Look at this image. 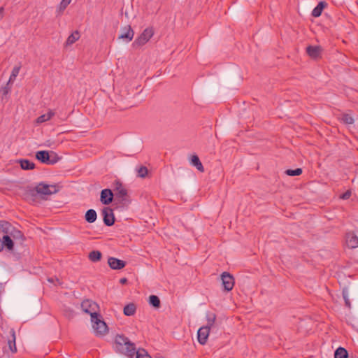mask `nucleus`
<instances>
[{
    "instance_id": "obj_47",
    "label": "nucleus",
    "mask_w": 358,
    "mask_h": 358,
    "mask_svg": "<svg viewBox=\"0 0 358 358\" xmlns=\"http://www.w3.org/2000/svg\"><path fill=\"white\" fill-rule=\"evenodd\" d=\"M47 146H50V141H47V143L45 144Z\"/></svg>"
},
{
    "instance_id": "obj_1",
    "label": "nucleus",
    "mask_w": 358,
    "mask_h": 358,
    "mask_svg": "<svg viewBox=\"0 0 358 358\" xmlns=\"http://www.w3.org/2000/svg\"><path fill=\"white\" fill-rule=\"evenodd\" d=\"M113 347L117 352L129 357H133L136 350L135 344L122 334H117L115 336Z\"/></svg>"
},
{
    "instance_id": "obj_25",
    "label": "nucleus",
    "mask_w": 358,
    "mask_h": 358,
    "mask_svg": "<svg viewBox=\"0 0 358 358\" xmlns=\"http://www.w3.org/2000/svg\"><path fill=\"white\" fill-rule=\"evenodd\" d=\"M9 236L10 237H13L15 240H24V236L23 233L21 231L16 229L15 227H13V229H11L10 232L9 233Z\"/></svg>"
},
{
    "instance_id": "obj_48",
    "label": "nucleus",
    "mask_w": 358,
    "mask_h": 358,
    "mask_svg": "<svg viewBox=\"0 0 358 358\" xmlns=\"http://www.w3.org/2000/svg\"><path fill=\"white\" fill-rule=\"evenodd\" d=\"M47 146H50V141H47V143L45 144Z\"/></svg>"
},
{
    "instance_id": "obj_36",
    "label": "nucleus",
    "mask_w": 358,
    "mask_h": 358,
    "mask_svg": "<svg viewBox=\"0 0 358 358\" xmlns=\"http://www.w3.org/2000/svg\"><path fill=\"white\" fill-rule=\"evenodd\" d=\"M302 172V169L296 168V169H287L285 173L289 176H300Z\"/></svg>"
},
{
    "instance_id": "obj_22",
    "label": "nucleus",
    "mask_w": 358,
    "mask_h": 358,
    "mask_svg": "<svg viewBox=\"0 0 358 358\" xmlns=\"http://www.w3.org/2000/svg\"><path fill=\"white\" fill-rule=\"evenodd\" d=\"M97 218L96 212L94 209H89L85 215V219L88 223H93Z\"/></svg>"
},
{
    "instance_id": "obj_8",
    "label": "nucleus",
    "mask_w": 358,
    "mask_h": 358,
    "mask_svg": "<svg viewBox=\"0 0 358 358\" xmlns=\"http://www.w3.org/2000/svg\"><path fill=\"white\" fill-rule=\"evenodd\" d=\"M221 280L224 287V290L231 291L234 286V278L232 275L228 272H223L221 275Z\"/></svg>"
},
{
    "instance_id": "obj_4",
    "label": "nucleus",
    "mask_w": 358,
    "mask_h": 358,
    "mask_svg": "<svg viewBox=\"0 0 358 358\" xmlns=\"http://www.w3.org/2000/svg\"><path fill=\"white\" fill-rule=\"evenodd\" d=\"M36 192L37 194L41 195H51L56 194L59 192L58 186L55 185H50L44 182H40L36 187Z\"/></svg>"
},
{
    "instance_id": "obj_46",
    "label": "nucleus",
    "mask_w": 358,
    "mask_h": 358,
    "mask_svg": "<svg viewBox=\"0 0 358 358\" xmlns=\"http://www.w3.org/2000/svg\"><path fill=\"white\" fill-rule=\"evenodd\" d=\"M48 280L49 282H54V280H53V278H48Z\"/></svg>"
},
{
    "instance_id": "obj_9",
    "label": "nucleus",
    "mask_w": 358,
    "mask_h": 358,
    "mask_svg": "<svg viewBox=\"0 0 358 358\" xmlns=\"http://www.w3.org/2000/svg\"><path fill=\"white\" fill-rule=\"evenodd\" d=\"M114 194L110 189H103L100 194V201L103 205H108L112 203Z\"/></svg>"
},
{
    "instance_id": "obj_26",
    "label": "nucleus",
    "mask_w": 358,
    "mask_h": 358,
    "mask_svg": "<svg viewBox=\"0 0 358 358\" xmlns=\"http://www.w3.org/2000/svg\"><path fill=\"white\" fill-rule=\"evenodd\" d=\"M80 37V33L78 31H73L66 39V45H71L73 44L76 41H77Z\"/></svg>"
},
{
    "instance_id": "obj_17",
    "label": "nucleus",
    "mask_w": 358,
    "mask_h": 358,
    "mask_svg": "<svg viewBox=\"0 0 358 358\" xmlns=\"http://www.w3.org/2000/svg\"><path fill=\"white\" fill-rule=\"evenodd\" d=\"M115 197L120 202L126 204L129 202L127 189H121L119 192H115Z\"/></svg>"
},
{
    "instance_id": "obj_30",
    "label": "nucleus",
    "mask_w": 358,
    "mask_h": 358,
    "mask_svg": "<svg viewBox=\"0 0 358 358\" xmlns=\"http://www.w3.org/2000/svg\"><path fill=\"white\" fill-rule=\"evenodd\" d=\"M149 303L155 308H159L161 306L159 298L156 295H150L149 296Z\"/></svg>"
},
{
    "instance_id": "obj_3",
    "label": "nucleus",
    "mask_w": 358,
    "mask_h": 358,
    "mask_svg": "<svg viewBox=\"0 0 358 358\" xmlns=\"http://www.w3.org/2000/svg\"><path fill=\"white\" fill-rule=\"evenodd\" d=\"M81 308L85 313L90 315L91 319H95L96 316H100V314L98 313V304L92 300H84L81 303Z\"/></svg>"
},
{
    "instance_id": "obj_7",
    "label": "nucleus",
    "mask_w": 358,
    "mask_h": 358,
    "mask_svg": "<svg viewBox=\"0 0 358 358\" xmlns=\"http://www.w3.org/2000/svg\"><path fill=\"white\" fill-rule=\"evenodd\" d=\"M103 215V221L106 226H113L115 221V217L113 209L110 207H104L101 211Z\"/></svg>"
},
{
    "instance_id": "obj_23",
    "label": "nucleus",
    "mask_w": 358,
    "mask_h": 358,
    "mask_svg": "<svg viewBox=\"0 0 358 358\" xmlns=\"http://www.w3.org/2000/svg\"><path fill=\"white\" fill-rule=\"evenodd\" d=\"M190 162L192 165L195 166L199 171H204L203 166L202 165L199 157L196 155H194L191 157Z\"/></svg>"
},
{
    "instance_id": "obj_37",
    "label": "nucleus",
    "mask_w": 358,
    "mask_h": 358,
    "mask_svg": "<svg viewBox=\"0 0 358 358\" xmlns=\"http://www.w3.org/2000/svg\"><path fill=\"white\" fill-rule=\"evenodd\" d=\"M136 358H152L144 349H138L135 352Z\"/></svg>"
},
{
    "instance_id": "obj_35",
    "label": "nucleus",
    "mask_w": 358,
    "mask_h": 358,
    "mask_svg": "<svg viewBox=\"0 0 358 358\" xmlns=\"http://www.w3.org/2000/svg\"><path fill=\"white\" fill-rule=\"evenodd\" d=\"M342 295H343V298L345 301V306L348 307V308H351V303L349 299V293H348V289L347 288L343 289Z\"/></svg>"
},
{
    "instance_id": "obj_29",
    "label": "nucleus",
    "mask_w": 358,
    "mask_h": 358,
    "mask_svg": "<svg viewBox=\"0 0 358 358\" xmlns=\"http://www.w3.org/2000/svg\"><path fill=\"white\" fill-rule=\"evenodd\" d=\"M12 340H8V344L9 349L13 353H15L17 352V348L15 345V333L13 329L10 331Z\"/></svg>"
},
{
    "instance_id": "obj_42",
    "label": "nucleus",
    "mask_w": 358,
    "mask_h": 358,
    "mask_svg": "<svg viewBox=\"0 0 358 358\" xmlns=\"http://www.w3.org/2000/svg\"><path fill=\"white\" fill-rule=\"evenodd\" d=\"M352 192L350 190H347L340 196V198L344 200L348 199L351 196Z\"/></svg>"
},
{
    "instance_id": "obj_5",
    "label": "nucleus",
    "mask_w": 358,
    "mask_h": 358,
    "mask_svg": "<svg viewBox=\"0 0 358 358\" xmlns=\"http://www.w3.org/2000/svg\"><path fill=\"white\" fill-rule=\"evenodd\" d=\"M17 194L26 201H34L36 197L35 187L34 188L30 186L20 187Z\"/></svg>"
},
{
    "instance_id": "obj_14",
    "label": "nucleus",
    "mask_w": 358,
    "mask_h": 358,
    "mask_svg": "<svg viewBox=\"0 0 358 358\" xmlns=\"http://www.w3.org/2000/svg\"><path fill=\"white\" fill-rule=\"evenodd\" d=\"M2 250L5 248L8 251H13L14 249V242L9 235H4L1 240Z\"/></svg>"
},
{
    "instance_id": "obj_15",
    "label": "nucleus",
    "mask_w": 358,
    "mask_h": 358,
    "mask_svg": "<svg viewBox=\"0 0 358 358\" xmlns=\"http://www.w3.org/2000/svg\"><path fill=\"white\" fill-rule=\"evenodd\" d=\"M50 153L46 150H40L36 152V158L41 163L48 164L50 162Z\"/></svg>"
},
{
    "instance_id": "obj_11",
    "label": "nucleus",
    "mask_w": 358,
    "mask_h": 358,
    "mask_svg": "<svg viewBox=\"0 0 358 358\" xmlns=\"http://www.w3.org/2000/svg\"><path fill=\"white\" fill-rule=\"evenodd\" d=\"M108 264L111 269L120 270L125 267L127 262L115 257H109Z\"/></svg>"
},
{
    "instance_id": "obj_6",
    "label": "nucleus",
    "mask_w": 358,
    "mask_h": 358,
    "mask_svg": "<svg viewBox=\"0 0 358 358\" xmlns=\"http://www.w3.org/2000/svg\"><path fill=\"white\" fill-rule=\"evenodd\" d=\"M101 316H96L95 319H91L92 327L97 335H104L108 331L106 322L101 320Z\"/></svg>"
},
{
    "instance_id": "obj_41",
    "label": "nucleus",
    "mask_w": 358,
    "mask_h": 358,
    "mask_svg": "<svg viewBox=\"0 0 358 358\" xmlns=\"http://www.w3.org/2000/svg\"><path fill=\"white\" fill-rule=\"evenodd\" d=\"M121 189H124V187L122 185V183L119 180H116L115 182V191L117 192Z\"/></svg>"
},
{
    "instance_id": "obj_45",
    "label": "nucleus",
    "mask_w": 358,
    "mask_h": 358,
    "mask_svg": "<svg viewBox=\"0 0 358 358\" xmlns=\"http://www.w3.org/2000/svg\"><path fill=\"white\" fill-rule=\"evenodd\" d=\"M1 240H2V238H0V252H1V251H2V248H1V245H2Z\"/></svg>"
},
{
    "instance_id": "obj_18",
    "label": "nucleus",
    "mask_w": 358,
    "mask_h": 358,
    "mask_svg": "<svg viewBox=\"0 0 358 358\" xmlns=\"http://www.w3.org/2000/svg\"><path fill=\"white\" fill-rule=\"evenodd\" d=\"M327 6V3L325 1H320L318 4L315 7V8L312 11V16L315 17H318L321 15L322 10Z\"/></svg>"
},
{
    "instance_id": "obj_44",
    "label": "nucleus",
    "mask_w": 358,
    "mask_h": 358,
    "mask_svg": "<svg viewBox=\"0 0 358 358\" xmlns=\"http://www.w3.org/2000/svg\"><path fill=\"white\" fill-rule=\"evenodd\" d=\"M120 282L121 284H125V283H127V278H121V279L120 280Z\"/></svg>"
},
{
    "instance_id": "obj_12",
    "label": "nucleus",
    "mask_w": 358,
    "mask_h": 358,
    "mask_svg": "<svg viewBox=\"0 0 358 358\" xmlns=\"http://www.w3.org/2000/svg\"><path fill=\"white\" fill-rule=\"evenodd\" d=\"M210 330L208 327H201L199 329L197 332V338L198 342L201 345H205L207 342L208 337L210 334Z\"/></svg>"
},
{
    "instance_id": "obj_32",
    "label": "nucleus",
    "mask_w": 358,
    "mask_h": 358,
    "mask_svg": "<svg viewBox=\"0 0 358 358\" xmlns=\"http://www.w3.org/2000/svg\"><path fill=\"white\" fill-rule=\"evenodd\" d=\"M20 69H21L20 64H19L18 65L13 67L11 74L10 76L9 80H8V83H13L15 81V80L16 79V77L19 74Z\"/></svg>"
},
{
    "instance_id": "obj_43",
    "label": "nucleus",
    "mask_w": 358,
    "mask_h": 358,
    "mask_svg": "<svg viewBox=\"0 0 358 358\" xmlns=\"http://www.w3.org/2000/svg\"><path fill=\"white\" fill-rule=\"evenodd\" d=\"M4 15V8L0 7V21L3 19Z\"/></svg>"
},
{
    "instance_id": "obj_13",
    "label": "nucleus",
    "mask_w": 358,
    "mask_h": 358,
    "mask_svg": "<svg viewBox=\"0 0 358 358\" xmlns=\"http://www.w3.org/2000/svg\"><path fill=\"white\" fill-rule=\"evenodd\" d=\"M322 50V48L319 45H308L306 48L307 54L313 59H317L320 57Z\"/></svg>"
},
{
    "instance_id": "obj_31",
    "label": "nucleus",
    "mask_w": 358,
    "mask_h": 358,
    "mask_svg": "<svg viewBox=\"0 0 358 358\" xmlns=\"http://www.w3.org/2000/svg\"><path fill=\"white\" fill-rule=\"evenodd\" d=\"M55 115V113L52 112V110H50L48 113H45V114H43V115H40L37 119H36V122L38 123V124H41V123H43V122H45L51 119V117Z\"/></svg>"
},
{
    "instance_id": "obj_39",
    "label": "nucleus",
    "mask_w": 358,
    "mask_h": 358,
    "mask_svg": "<svg viewBox=\"0 0 358 358\" xmlns=\"http://www.w3.org/2000/svg\"><path fill=\"white\" fill-rule=\"evenodd\" d=\"M148 169L144 166H141L137 169L138 176L140 178H145L148 174Z\"/></svg>"
},
{
    "instance_id": "obj_34",
    "label": "nucleus",
    "mask_w": 358,
    "mask_h": 358,
    "mask_svg": "<svg viewBox=\"0 0 358 358\" xmlns=\"http://www.w3.org/2000/svg\"><path fill=\"white\" fill-rule=\"evenodd\" d=\"M10 83H11L8 82L5 86L1 87V92L2 94V96H1L2 100H3V99L7 100V96L11 90V87L10 86Z\"/></svg>"
},
{
    "instance_id": "obj_10",
    "label": "nucleus",
    "mask_w": 358,
    "mask_h": 358,
    "mask_svg": "<svg viewBox=\"0 0 358 358\" xmlns=\"http://www.w3.org/2000/svg\"><path fill=\"white\" fill-rule=\"evenodd\" d=\"M134 36V31L130 25L125 26L121 29V34L119 38L125 40L127 42L131 41Z\"/></svg>"
},
{
    "instance_id": "obj_40",
    "label": "nucleus",
    "mask_w": 358,
    "mask_h": 358,
    "mask_svg": "<svg viewBox=\"0 0 358 358\" xmlns=\"http://www.w3.org/2000/svg\"><path fill=\"white\" fill-rule=\"evenodd\" d=\"M51 154L52 155H50V162H48V164L53 165L56 164L61 159V157H59L57 154L54 152H51Z\"/></svg>"
},
{
    "instance_id": "obj_28",
    "label": "nucleus",
    "mask_w": 358,
    "mask_h": 358,
    "mask_svg": "<svg viewBox=\"0 0 358 358\" xmlns=\"http://www.w3.org/2000/svg\"><path fill=\"white\" fill-rule=\"evenodd\" d=\"M88 257L92 262H97L101 260L102 254L99 250H93L90 252Z\"/></svg>"
},
{
    "instance_id": "obj_16",
    "label": "nucleus",
    "mask_w": 358,
    "mask_h": 358,
    "mask_svg": "<svg viewBox=\"0 0 358 358\" xmlns=\"http://www.w3.org/2000/svg\"><path fill=\"white\" fill-rule=\"evenodd\" d=\"M23 170H33L35 169V164L27 159H20L16 161Z\"/></svg>"
},
{
    "instance_id": "obj_21",
    "label": "nucleus",
    "mask_w": 358,
    "mask_h": 358,
    "mask_svg": "<svg viewBox=\"0 0 358 358\" xmlns=\"http://www.w3.org/2000/svg\"><path fill=\"white\" fill-rule=\"evenodd\" d=\"M136 306L134 303L127 304L123 309V313L126 316H132L136 313Z\"/></svg>"
},
{
    "instance_id": "obj_33",
    "label": "nucleus",
    "mask_w": 358,
    "mask_h": 358,
    "mask_svg": "<svg viewBox=\"0 0 358 358\" xmlns=\"http://www.w3.org/2000/svg\"><path fill=\"white\" fill-rule=\"evenodd\" d=\"M69 4H70V3H69L67 1L62 0L57 8V10H56L57 16L62 15L64 11V10L66 8L68 5H69Z\"/></svg>"
},
{
    "instance_id": "obj_2",
    "label": "nucleus",
    "mask_w": 358,
    "mask_h": 358,
    "mask_svg": "<svg viewBox=\"0 0 358 358\" xmlns=\"http://www.w3.org/2000/svg\"><path fill=\"white\" fill-rule=\"evenodd\" d=\"M154 31L152 27H148L138 36L132 43L134 48H138L145 43L152 37Z\"/></svg>"
},
{
    "instance_id": "obj_20",
    "label": "nucleus",
    "mask_w": 358,
    "mask_h": 358,
    "mask_svg": "<svg viewBox=\"0 0 358 358\" xmlns=\"http://www.w3.org/2000/svg\"><path fill=\"white\" fill-rule=\"evenodd\" d=\"M13 226L6 220H0V231L5 235H9Z\"/></svg>"
},
{
    "instance_id": "obj_19",
    "label": "nucleus",
    "mask_w": 358,
    "mask_h": 358,
    "mask_svg": "<svg viewBox=\"0 0 358 358\" xmlns=\"http://www.w3.org/2000/svg\"><path fill=\"white\" fill-rule=\"evenodd\" d=\"M347 244L350 248H358V237L354 234H350L347 236Z\"/></svg>"
},
{
    "instance_id": "obj_24",
    "label": "nucleus",
    "mask_w": 358,
    "mask_h": 358,
    "mask_svg": "<svg viewBox=\"0 0 358 358\" xmlns=\"http://www.w3.org/2000/svg\"><path fill=\"white\" fill-rule=\"evenodd\" d=\"M206 320H207V324L204 327H208L209 329H210L211 328H213L215 324L216 315L213 313H208L206 314Z\"/></svg>"
},
{
    "instance_id": "obj_27",
    "label": "nucleus",
    "mask_w": 358,
    "mask_h": 358,
    "mask_svg": "<svg viewBox=\"0 0 358 358\" xmlns=\"http://www.w3.org/2000/svg\"><path fill=\"white\" fill-rule=\"evenodd\" d=\"M348 350L343 347H338L334 352V358H348Z\"/></svg>"
},
{
    "instance_id": "obj_38",
    "label": "nucleus",
    "mask_w": 358,
    "mask_h": 358,
    "mask_svg": "<svg viewBox=\"0 0 358 358\" xmlns=\"http://www.w3.org/2000/svg\"><path fill=\"white\" fill-rule=\"evenodd\" d=\"M341 121L345 124H352L354 123L353 117L347 113L343 114Z\"/></svg>"
}]
</instances>
